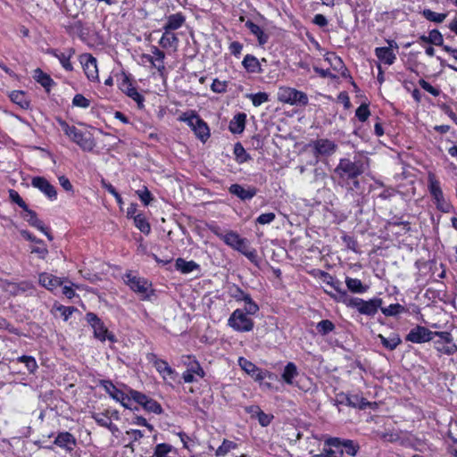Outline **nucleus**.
I'll return each mask as SVG.
<instances>
[{
	"instance_id": "obj_1",
	"label": "nucleus",
	"mask_w": 457,
	"mask_h": 457,
	"mask_svg": "<svg viewBox=\"0 0 457 457\" xmlns=\"http://www.w3.org/2000/svg\"><path fill=\"white\" fill-rule=\"evenodd\" d=\"M334 171L342 179H357L365 171L364 162L361 159L342 158Z\"/></svg>"
},
{
	"instance_id": "obj_2",
	"label": "nucleus",
	"mask_w": 457,
	"mask_h": 457,
	"mask_svg": "<svg viewBox=\"0 0 457 457\" xmlns=\"http://www.w3.org/2000/svg\"><path fill=\"white\" fill-rule=\"evenodd\" d=\"M125 281L129 288L139 295L142 301H151L152 296L155 295L152 283L145 278L128 273Z\"/></svg>"
},
{
	"instance_id": "obj_3",
	"label": "nucleus",
	"mask_w": 457,
	"mask_h": 457,
	"mask_svg": "<svg viewBox=\"0 0 457 457\" xmlns=\"http://www.w3.org/2000/svg\"><path fill=\"white\" fill-rule=\"evenodd\" d=\"M383 300L374 297L370 300H363L359 297H353L349 300L346 306L348 308L356 309L360 314L374 317L378 311L380 310Z\"/></svg>"
},
{
	"instance_id": "obj_4",
	"label": "nucleus",
	"mask_w": 457,
	"mask_h": 457,
	"mask_svg": "<svg viewBox=\"0 0 457 457\" xmlns=\"http://www.w3.org/2000/svg\"><path fill=\"white\" fill-rule=\"evenodd\" d=\"M428 190L433 197L436 209L445 213L449 212L452 209V205L445 199L440 182L433 174H429L428 176Z\"/></svg>"
},
{
	"instance_id": "obj_5",
	"label": "nucleus",
	"mask_w": 457,
	"mask_h": 457,
	"mask_svg": "<svg viewBox=\"0 0 457 457\" xmlns=\"http://www.w3.org/2000/svg\"><path fill=\"white\" fill-rule=\"evenodd\" d=\"M228 326L237 332H250L254 327V322L242 309H236L228 320Z\"/></svg>"
},
{
	"instance_id": "obj_6",
	"label": "nucleus",
	"mask_w": 457,
	"mask_h": 457,
	"mask_svg": "<svg viewBox=\"0 0 457 457\" xmlns=\"http://www.w3.org/2000/svg\"><path fill=\"white\" fill-rule=\"evenodd\" d=\"M278 100L291 105L305 106L308 104V96L304 92L293 87H280L278 92Z\"/></svg>"
},
{
	"instance_id": "obj_7",
	"label": "nucleus",
	"mask_w": 457,
	"mask_h": 457,
	"mask_svg": "<svg viewBox=\"0 0 457 457\" xmlns=\"http://www.w3.org/2000/svg\"><path fill=\"white\" fill-rule=\"evenodd\" d=\"M336 405H346L352 408H357L359 410H365L368 407H371L376 403L369 402L366 398L359 395H347L340 393L337 395L335 399Z\"/></svg>"
},
{
	"instance_id": "obj_8",
	"label": "nucleus",
	"mask_w": 457,
	"mask_h": 457,
	"mask_svg": "<svg viewBox=\"0 0 457 457\" xmlns=\"http://www.w3.org/2000/svg\"><path fill=\"white\" fill-rule=\"evenodd\" d=\"M324 445L325 446L334 447L336 451H343V453H345L352 457L356 456L360 450V445L357 442L339 437H329L325 440Z\"/></svg>"
},
{
	"instance_id": "obj_9",
	"label": "nucleus",
	"mask_w": 457,
	"mask_h": 457,
	"mask_svg": "<svg viewBox=\"0 0 457 457\" xmlns=\"http://www.w3.org/2000/svg\"><path fill=\"white\" fill-rule=\"evenodd\" d=\"M86 320L93 328L95 337L100 341H105L106 338L111 342L116 341L114 335L109 334L107 328L96 314L94 312H87L86 314Z\"/></svg>"
},
{
	"instance_id": "obj_10",
	"label": "nucleus",
	"mask_w": 457,
	"mask_h": 457,
	"mask_svg": "<svg viewBox=\"0 0 457 457\" xmlns=\"http://www.w3.org/2000/svg\"><path fill=\"white\" fill-rule=\"evenodd\" d=\"M310 145L312 146L313 154L316 158H319L320 156H331L338 148L337 145L334 141L328 138L317 139L312 141Z\"/></svg>"
},
{
	"instance_id": "obj_11",
	"label": "nucleus",
	"mask_w": 457,
	"mask_h": 457,
	"mask_svg": "<svg viewBox=\"0 0 457 457\" xmlns=\"http://www.w3.org/2000/svg\"><path fill=\"white\" fill-rule=\"evenodd\" d=\"M146 359L149 362H151L154 365V367L163 378V379H167L169 378L171 380H175L176 371L169 365V363L166 361L159 359L157 355L154 353H147Z\"/></svg>"
},
{
	"instance_id": "obj_12",
	"label": "nucleus",
	"mask_w": 457,
	"mask_h": 457,
	"mask_svg": "<svg viewBox=\"0 0 457 457\" xmlns=\"http://www.w3.org/2000/svg\"><path fill=\"white\" fill-rule=\"evenodd\" d=\"M433 339V331L426 327L417 325L406 335L405 340L414 344H422Z\"/></svg>"
},
{
	"instance_id": "obj_13",
	"label": "nucleus",
	"mask_w": 457,
	"mask_h": 457,
	"mask_svg": "<svg viewBox=\"0 0 457 457\" xmlns=\"http://www.w3.org/2000/svg\"><path fill=\"white\" fill-rule=\"evenodd\" d=\"M79 61L87 78L90 81H97L99 77L96 59L91 54H84L79 56Z\"/></svg>"
},
{
	"instance_id": "obj_14",
	"label": "nucleus",
	"mask_w": 457,
	"mask_h": 457,
	"mask_svg": "<svg viewBox=\"0 0 457 457\" xmlns=\"http://www.w3.org/2000/svg\"><path fill=\"white\" fill-rule=\"evenodd\" d=\"M122 76L123 79L120 85V89L133 99L137 104L138 108L144 107L145 97L138 93L127 74L122 73Z\"/></svg>"
},
{
	"instance_id": "obj_15",
	"label": "nucleus",
	"mask_w": 457,
	"mask_h": 457,
	"mask_svg": "<svg viewBox=\"0 0 457 457\" xmlns=\"http://www.w3.org/2000/svg\"><path fill=\"white\" fill-rule=\"evenodd\" d=\"M31 186L37 188L43 193L49 200L54 201L57 198L56 188L45 178L34 177L31 179Z\"/></svg>"
},
{
	"instance_id": "obj_16",
	"label": "nucleus",
	"mask_w": 457,
	"mask_h": 457,
	"mask_svg": "<svg viewBox=\"0 0 457 457\" xmlns=\"http://www.w3.org/2000/svg\"><path fill=\"white\" fill-rule=\"evenodd\" d=\"M238 364L243 370H245L256 381H262L269 374V371L262 370V369L258 368L254 363H253L252 361H248L244 357L238 358Z\"/></svg>"
},
{
	"instance_id": "obj_17",
	"label": "nucleus",
	"mask_w": 457,
	"mask_h": 457,
	"mask_svg": "<svg viewBox=\"0 0 457 457\" xmlns=\"http://www.w3.org/2000/svg\"><path fill=\"white\" fill-rule=\"evenodd\" d=\"M230 195L237 196L241 201H249L254 197L258 192V189L252 186L244 187L240 184H232L228 187Z\"/></svg>"
},
{
	"instance_id": "obj_18",
	"label": "nucleus",
	"mask_w": 457,
	"mask_h": 457,
	"mask_svg": "<svg viewBox=\"0 0 457 457\" xmlns=\"http://www.w3.org/2000/svg\"><path fill=\"white\" fill-rule=\"evenodd\" d=\"M54 444L61 448L65 449L66 452L71 453L77 445V439L71 433L64 431L58 433L54 441Z\"/></svg>"
},
{
	"instance_id": "obj_19",
	"label": "nucleus",
	"mask_w": 457,
	"mask_h": 457,
	"mask_svg": "<svg viewBox=\"0 0 457 457\" xmlns=\"http://www.w3.org/2000/svg\"><path fill=\"white\" fill-rule=\"evenodd\" d=\"M225 244L231 248L242 253L249 245V242L246 238H242L235 231H228L225 233Z\"/></svg>"
},
{
	"instance_id": "obj_20",
	"label": "nucleus",
	"mask_w": 457,
	"mask_h": 457,
	"mask_svg": "<svg viewBox=\"0 0 457 457\" xmlns=\"http://www.w3.org/2000/svg\"><path fill=\"white\" fill-rule=\"evenodd\" d=\"M327 284L333 287L337 292V294H329V295L337 302L342 303L345 305H346L349 300L352 298V296H350L347 294L346 290L342 288L341 282L337 279L333 278V280H328Z\"/></svg>"
},
{
	"instance_id": "obj_21",
	"label": "nucleus",
	"mask_w": 457,
	"mask_h": 457,
	"mask_svg": "<svg viewBox=\"0 0 457 457\" xmlns=\"http://www.w3.org/2000/svg\"><path fill=\"white\" fill-rule=\"evenodd\" d=\"M72 142L76 143L83 151H92L96 145L95 140L89 133L81 130L77 133Z\"/></svg>"
},
{
	"instance_id": "obj_22",
	"label": "nucleus",
	"mask_w": 457,
	"mask_h": 457,
	"mask_svg": "<svg viewBox=\"0 0 457 457\" xmlns=\"http://www.w3.org/2000/svg\"><path fill=\"white\" fill-rule=\"evenodd\" d=\"M38 281L42 287L51 291L62 286V281L60 278L46 272L39 274Z\"/></svg>"
},
{
	"instance_id": "obj_23",
	"label": "nucleus",
	"mask_w": 457,
	"mask_h": 457,
	"mask_svg": "<svg viewBox=\"0 0 457 457\" xmlns=\"http://www.w3.org/2000/svg\"><path fill=\"white\" fill-rule=\"evenodd\" d=\"M245 26L250 30V32L256 37L259 46H264L269 41V35L257 24L248 20L245 23Z\"/></svg>"
},
{
	"instance_id": "obj_24",
	"label": "nucleus",
	"mask_w": 457,
	"mask_h": 457,
	"mask_svg": "<svg viewBox=\"0 0 457 457\" xmlns=\"http://www.w3.org/2000/svg\"><path fill=\"white\" fill-rule=\"evenodd\" d=\"M186 21V17L182 12H177L167 17V22L163 26V30L173 31L179 29Z\"/></svg>"
},
{
	"instance_id": "obj_25",
	"label": "nucleus",
	"mask_w": 457,
	"mask_h": 457,
	"mask_svg": "<svg viewBox=\"0 0 457 457\" xmlns=\"http://www.w3.org/2000/svg\"><path fill=\"white\" fill-rule=\"evenodd\" d=\"M243 67L249 73H262L261 62L253 54H246L242 62Z\"/></svg>"
},
{
	"instance_id": "obj_26",
	"label": "nucleus",
	"mask_w": 457,
	"mask_h": 457,
	"mask_svg": "<svg viewBox=\"0 0 457 457\" xmlns=\"http://www.w3.org/2000/svg\"><path fill=\"white\" fill-rule=\"evenodd\" d=\"M246 114L245 112L237 113L230 120L228 129L233 134H241L245 128Z\"/></svg>"
},
{
	"instance_id": "obj_27",
	"label": "nucleus",
	"mask_w": 457,
	"mask_h": 457,
	"mask_svg": "<svg viewBox=\"0 0 457 457\" xmlns=\"http://www.w3.org/2000/svg\"><path fill=\"white\" fill-rule=\"evenodd\" d=\"M10 100L19 105L21 109L27 110L30 106V101L24 91L13 90L9 95Z\"/></svg>"
},
{
	"instance_id": "obj_28",
	"label": "nucleus",
	"mask_w": 457,
	"mask_h": 457,
	"mask_svg": "<svg viewBox=\"0 0 457 457\" xmlns=\"http://www.w3.org/2000/svg\"><path fill=\"white\" fill-rule=\"evenodd\" d=\"M33 78L46 89V92H50L51 87L55 84L54 79L39 68H37L34 71Z\"/></svg>"
},
{
	"instance_id": "obj_29",
	"label": "nucleus",
	"mask_w": 457,
	"mask_h": 457,
	"mask_svg": "<svg viewBox=\"0 0 457 457\" xmlns=\"http://www.w3.org/2000/svg\"><path fill=\"white\" fill-rule=\"evenodd\" d=\"M375 54L380 62L387 65L393 64L396 59V54L390 47H377Z\"/></svg>"
},
{
	"instance_id": "obj_30",
	"label": "nucleus",
	"mask_w": 457,
	"mask_h": 457,
	"mask_svg": "<svg viewBox=\"0 0 457 457\" xmlns=\"http://www.w3.org/2000/svg\"><path fill=\"white\" fill-rule=\"evenodd\" d=\"M299 375L298 369L294 362H287L281 374L283 381L287 385H295V378Z\"/></svg>"
},
{
	"instance_id": "obj_31",
	"label": "nucleus",
	"mask_w": 457,
	"mask_h": 457,
	"mask_svg": "<svg viewBox=\"0 0 457 457\" xmlns=\"http://www.w3.org/2000/svg\"><path fill=\"white\" fill-rule=\"evenodd\" d=\"M176 270L183 274H188L194 270H200V265L194 261H186L183 258H178L175 262Z\"/></svg>"
},
{
	"instance_id": "obj_32",
	"label": "nucleus",
	"mask_w": 457,
	"mask_h": 457,
	"mask_svg": "<svg viewBox=\"0 0 457 457\" xmlns=\"http://www.w3.org/2000/svg\"><path fill=\"white\" fill-rule=\"evenodd\" d=\"M99 386H102L105 392L115 401L124 400L123 391L117 388L111 380L101 379Z\"/></svg>"
},
{
	"instance_id": "obj_33",
	"label": "nucleus",
	"mask_w": 457,
	"mask_h": 457,
	"mask_svg": "<svg viewBox=\"0 0 457 457\" xmlns=\"http://www.w3.org/2000/svg\"><path fill=\"white\" fill-rule=\"evenodd\" d=\"M53 55H54L61 62L62 66L68 71H71L73 70V66L70 62L71 56L75 54L73 48L68 49V54L58 53L57 50L52 49L50 52Z\"/></svg>"
},
{
	"instance_id": "obj_34",
	"label": "nucleus",
	"mask_w": 457,
	"mask_h": 457,
	"mask_svg": "<svg viewBox=\"0 0 457 457\" xmlns=\"http://www.w3.org/2000/svg\"><path fill=\"white\" fill-rule=\"evenodd\" d=\"M345 284L347 289L353 294H364L369 289V287L364 285L361 279L353 278L350 277L345 278Z\"/></svg>"
},
{
	"instance_id": "obj_35",
	"label": "nucleus",
	"mask_w": 457,
	"mask_h": 457,
	"mask_svg": "<svg viewBox=\"0 0 457 457\" xmlns=\"http://www.w3.org/2000/svg\"><path fill=\"white\" fill-rule=\"evenodd\" d=\"M380 311L386 317H395L402 313H407L409 309L400 303H392L387 307L381 305Z\"/></svg>"
},
{
	"instance_id": "obj_36",
	"label": "nucleus",
	"mask_w": 457,
	"mask_h": 457,
	"mask_svg": "<svg viewBox=\"0 0 457 457\" xmlns=\"http://www.w3.org/2000/svg\"><path fill=\"white\" fill-rule=\"evenodd\" d=\"M178 44L179 37L177 35L168 30H164L161 39L159 40V45L162 48L177 47Z\"/></svg>"
},
{
	"instance_id": "obj_37",
	"label": "nucleus",
	"mask_w": 457,
	"mask_h": 457,
	"mask_svg": "<svg viewBox=\"0 0 457 457\" xmlns=\"http://www.w3.org/2000/svg\"><path fill=\"white\" fill-rule=\"evenodd\" d=\"M193 131L195 136L203 142H205L210 137V129L207 123L200 118L199 120H196V125L195 126Z\"/></svg>"
},
{
	"instance_id": "obj_38",
	"label": "nucleus",
	"mask_w": 457,
	"mask_h": 457,
	"mask_svg": "<svg viewBox=\"0 0 457 457\" xmlns=\"http://www.w3.org/2000/svg\"><path fill=\"white\" fill-rule=\"evenodd\" d=\"M378 338L380 339L382 345L390 351L395 350L399 345L402 344V339L398 334H392V336L388 338L379 334Z\"/></svg>"
},
{
	"instance_id": "obj_39",
	"label": "nucleus",
	"mask_w": 457,
	"mask_h": 457,
	"mask_svg": "<svg viewBox=\"0 0 457 457\" xmlns=\"http://www.w3.org/2000/svg\"><path fill=\"white\" fill-rule=\"evenodd\" d=\"M253 410L255 411L259 424L262 427L269 426L274 419L272 414L265 413L258 406H251L249 411L253 412Z\"/></svg>"
},
{
	"instance_id": "obj_40",
	"label": "nucleus",
	"mask_w": 457,
	"mask_h": 457,
	"mask_svg": "<svg viewBox=\"0 0 457 457\" xmlns=\"http://www.w3.org/2000/svg\"><path fill=\"white\" fill-rule=\"evenodd\" d=\"M228 294L237 302L250 301V295L235 284L229 287Z\"/></svg>"
},
{
	"instance_id": "obj_41",
	"label": "nucleus",
	"mask_w": 457,
	"mask_h": 457,
	"mask_svg": "<svg viewBox=\"0 0 457 457\" xmlns=\"http://www.w3.org/2000/svg\"><path fill=\"white\" fill-rule=\"evenodd\" d=\"M237 444L228 440L223 439L221 445L218 447V449L215 452L216 457H224L226 456L231 450H235L237 448Z\"/></svg>"
},
{
	"instance_id": "obj_42",
	"label": "nucleus",
	"mask_w": 457,
	"mask_h": 457,
	"mask_svg": "<svg viewBox=\"0 0 457 457\" xmlns=\"http://www.w3.org/2000/svg\"><path fill=\"white\" fill-rule=\"evenodd\" d=\"M234 154L236 157V161L241 164L251 160V156L246 153L245 149L242 145L241 143L237 142L234 145Z\"/></svg>"
},
{
	"instance_id": "obj_43",
	"label": "nucleus",
	"mask_w": 457,
	"mask_h": 457,
	"mask_svg": "<svg viewBox=\"0 0 457 457\" xmlns=\"http://www.w3.org/2000/svg\"><path fill=\"white\" fill-rule=\"evenodd\" d=\"M135 226L144 234L148 235L151 231V227L149 222L146 220L145 217L142 214H137V216L133 219Z\"/></svg>"
},
{
	"instance_id": "obj_44",
	"label": "nucleus",
	"mask_w": 457,
	"mask_h": 457,
	"mask_svg": "<svg viewBox=\"0 0 457 457\" xmlns=\"http://www.w3.org/2000/svg\"><path fill=\"white\" fill-rule=\"evenodd\" d=\"M435 348L440 353L452 355L457 352V346L454 344H445L441 341H435Z\"/></svg>"
},
{
	"instance_id": "obj_45",
	"label": "nucleus",
	"mask_w": 457,
	"mask_h": 457,
	"mask_svg": "<svg viewBox=\"0 0 457 457\" xmlns=\"http://www.w3.org/2000/svg\"><path fill=\"white\" fill-rule=\"evenodd\" d=\"M422 15L429 21L442 23L447 17V13H438L430 9H424Z\"/></svg>"
},
{
	"instance_id": "obj_46",
	"label": "nucleus",
	"mask_w": 457,
	"mask_h": 457,
	"mask_svg": "<svg viewBox=\"0 0 457 457\" xmlns=\"http://www.w3.org/2000/svg\"><path fill=\"white\" fill-rule=\"evenodd\" d=\"M335 324L329 320H322L317 323L316 329L321 336H327L335 329Z\"/></svg>"
},
{
	"instance_id": "obj_47",
	"label": "nucleus",
	"mask_w": 457,
	"mask_h": 457,
	"mask_svg": "<svg viewBox=\"0 0 457 457\" xmlns=\"http://www.w3.org/2000/svg\"><path fill=\"white\" fill-rule=\"evenodd\" d=\"M246 97L252 101L253 106L258 107L270 100L266 92H258L255 94H247Z\"/></svg>"
},
{
	"instance_id": "obj_48",
	"label": "nucleus",
	"mask_w": 457,
	"mask_h": 457,
	"mask_svg": "<svg viewBox=\"0 0 457 457\" xmlns=\"http://www.w3.org/2000/svg\"><path fill=\"white\" fill-rule=\"evenodd\" d=\"M18 362L24 363L28 371L34 374L38 366L34 357L29 355H22L17 358Z\"/></svg>"
},
{
	"instance_id": "obj_49",
	"label": "nucleus",
	"mask_w": 457,
	"mask_h": 457,
	"mask_svg": "<svg viewBox=\"0 0 457 457\" xmlns=\"http://www.w3.org/2000/svg\"><path fill=\"white\" fill-rule=\"evenodd\" d=\"M378 436L380 439L387 443H396L401 439L399 432L395 430L378 432Z\"/></svg>"
},
{
	"instance_id": "obj_50",
	"label": "nucleus",
	"mask_w": 457,
	"mask_h": 457,
	"mask_svg": "<svg viewBox=\"0 0 457 457\" xmlns=\"http://www.w3.org/2000/svg\"><path fill=\"white\" fill-rule=\"evenodd\" d=\"M179 120L186 122L193 130L196 125V120H200V116L195 112H184L180 116Z\"/></svg>"
},
{
	"instance_id": "obj_51",
	"label": "nucleus",
	"mask_w": 457,
	"mask_h": 457,
	"mask_svg": "<svg viewBox=\"0 0 457 457\" xmlns=\"http://www.w3.org/2000/svg\"><path fill=\"white\" fill-rule=\"evenodd\" d=\"M143 408L148 411V412H153V413H155V414H161L162 412V408L161 406V404L154 400L153 398H150L145 403V405L143 406Z\"/></svg>"
},
{
	"instance_id": "obj_52",
	"label": "nucleus",
	"mask_w": 457,
	"mask_h": 457,
	"mask_svg": "<svg viewBox=\"0 0 457 457\" xmlns=\"http://www.w3.org/2000/svg\"><path fill=\"white\" fill-rule=\"evenodd\" d=\"M172 445L165 443L158 444L154 448V457H167L172 451Z\"/></svg>"
},
{
	"instance_id": "obj_53",
	"label": "nucleus",
	"mask_w": 457,
	"mask_h": 457,
	"mask_svg": "<svg viewBox=\"0 0 457 457\" xmlns=\"http://www.w3.org/2000/svg\"><path fill=\"white\" fill-rule=\"evenodd\" d=\"M429 40L431 45H435L437 46H441L443 48V46H445L444 44V38L441 34V32L438 29H432L429 31Z\"/></svg>"
},
{
	"instance_id": "obj_54",
	"label": "nucleus",
	"mask_w": 457,
	"mask_h": 457,
	"mask_svg": "<svg viewBox=\"0 0 457 457\" xmlns=\"http://www.w3.org/2000/svg\"><path fill=\"white\" fill-rule=\"evenodd\" d=\"M102 187L106 189L111 195H113L117 204L121 206L123 204V200L120 195L118 193L116 188L109 182H106L104 179L102 180Z\"/></svg>"
},
{
	"instance_id": "obj_55",
	"label": "nucleus",
	"mask_w": 457,
	"mask_h": 457,
	"mask_svg": "<svg viewBox=\"0 0 457 457\" xmlns=\"http://www.w3.org/2000/svg\"><path fill=\"white\" fill-rule=\"evenodd\" d=\"M152 54H154V61L159 62L160 63L155 67L158 71H162L164 69L163 60L165 58V54L163 51L160 50L157 46H152Z\"/></svg>"
},
{
	"instance_id": "obj_56",
	"label": "nucleus",
	"mask_w": 457,
	"mask_h": 457,
	"mask_svg": "<svg viewBox=\"0 0 457 457\" xmlns=\"http://www.w3.org/2000/svg\"><path fill=\"white\" fill-rule=\"evenodd\" d=\"M370 115V112L367 104H361L355 111V116L361 122L366 121Z\"/></svg>"
},
{
	"instance_id": "obj_57",
	"label": "nucleus",
	"mask_w": 457,
	"mask_h": 457,
	"mask_svg": "<svg viewBox=\"0 0 457 457\" xmlns=\"http://www.w3.org/2000/svg\"><path fill=\"white\" fill-rule=\"evenodd\" d=\"M241 253L244 254L254 265H259V258L257 252L255 249L250 247V245L244 249V251H242Z\"/></svg>"
},
{
	"instance_id": "obj_58",
	"label": "nucleus",
	"mask_w": 457,
	"mask_h": 457,
	"mask_svg": "<svg viewBox=\"0 0 457 457\" xmlns=\"http://www.w3.org/2000/svg\"><path fill=\"white\" fill-rule=\"evenodd\" d=\"M92 418L95 420V421L101 427L105 428L108 424V422L111 421L110 417L108 416V411L105 412H100V413H93Z\"/></svg>"
},
{
	"instance_id": "obj_59",
	"label": "nucleus",
	"mask_w": 457,
	"mask_h": 457,
	"mask_svg": "<svg viewBox=\"0 0 457 457\" xmlns=\"http://www.w3.org/2000/svg\"><path fill=\"white\" fill-rule=\"evenodd\" d=\"M72 104L80 108H88L90 101L81 94H76L72 99Z\"/></svg>"
},
{
	"instance_id": "obj_60",
	"label": "nucleus",
	"mask_w": 457,
	"mask_h": 457,
	"mask_svg": "<svg viewBox=\"0 0 457 457\" xmlns=\"http://www.w3.org/2000/svg\"><path fill=\"white\" fill-rule=\"evenodd\" d=\"M129 394L132 397V400L135 403L141 405L142 407L145 405V403L149 399V396H147L146 395L134 389H130Z\"/></svg>"
},
{
	"instance_id": "obj_61",
	"label": "nucleus",
	"mask_w": 457,
	"mask_h": 457,
	"mask_svg": "<svg viewBox=\"0 0 457 457\" xmlns=\"http://www.w3.org/2000/svg\"><path fill=\"white\" fill-rule=\"evenodd\" d=\"M227 87H228V81H220L218 79H213V81L211 85V89L214 93H219V94L227 92Z\"/></svg>"
},
{
	"instance_id": "obj_62",
	"label": "nucleus",
	"mask_w": 457,
	"mask_h": 457,
	"mask_svg": "<svg viewBox=\"0 0 457 457\" xmlns=\"http://www.w3.org/2000/svg\"><path fill=\"white\" fill-rule=\"evenodd\" d=\"M245 306L242 309L246 315H254L256 314L260 308L259 305L252 299L250 296V301H245Z\"/></svg>"
},
{
	"instance_id": "obj_63",
	"label": "nucleus",
	"mask_w": 457,
	"mask_h": 457,
	"mask_svg": "<svg viewBox=\"0 0 457 457\" xmlns=\"http://www.w3.org/2000/svg\"><path fill=\"white\" fill-rule=\"evenodd\" d=\"M137 195L145 206L148 205L150 202L153 200L152 194L146 187H144L143 189L137 190Z\"/></svg>"
},
{
	"instance_id": "obj_64",
	"label": "nucleus",
	"mask_w": 457,
	"mask_h": 457,
	"mask_svg": "<svg viewBox=\"0 0 457 457\" xmlns=\"http://www.w3.org/2000/svg\"><path fill=\"white\" fill-rule=\"evenodd\" d=\"M343 456V451H336L329 448L324 447L322 452L320 454H316L312 457H342Z\"/></svg>"
}]
</instances>
